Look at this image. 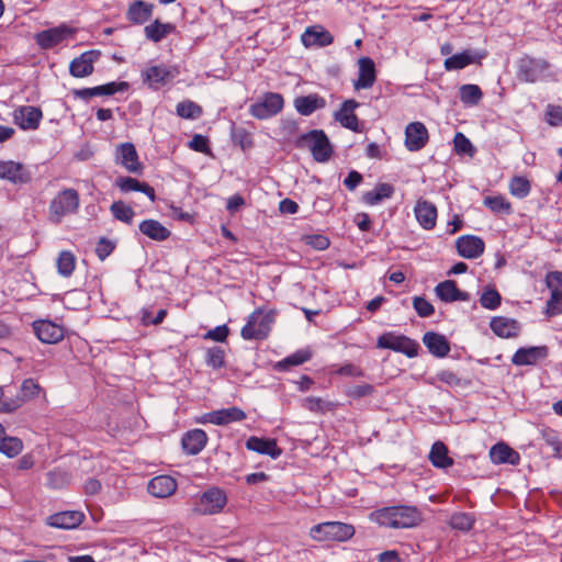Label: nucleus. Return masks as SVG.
<instances>
[{
  "instance_id": "obj_36",
  "label": "nucleus",
  "mask_w": 562,
  "mask_h": 562,
  "mask_svg": "<svg viewBox=\"0 0 562 562\" xmlns=\"http://www.w3.org/2000/svg\"><path fill=\"white\" fill-rule=\"evenodd\" d=\"M139 231L148 238L157 241L166 240L170 231L156 220H145L139 224Z\"/></svg>"
},
{
  "instance_id": "obj_31",
  "label": "nucleus",
  "mask_w": 562,
  "mask_h": 562,
  "mask_svg": "<svg viewBox=\"0 0 562 562\" xmlns=\"http://www.w3.org/2000/svg\"><path fill=\"white\" fill-rule=\"evenodd\" d=\"M326 101L323 97L313 93L308 95L297 97L294 100L295 110L304 116L311 115L314 111L325 108Z\"/></svg>"
},
{
  "instance_id": "obj_2",
  "label": "nucleus",
  "mask_w": 562,
  "mask_h": 562,
  "mask_svg": "<svg viewBox=\"0 0 562 562\" xmlns=\"http://www.w3.org/2000/svg\"><path fill=\"white\" fill-rule=\"evenodd\" d=\"M79 204L80 200L77 190L69 188L59 191L49 203V221L59 224L65 216L76 213Z\"/></svg>"
},
{
  "instance_id": "obj_64",
  "label": "nucleus",
  "mask_w": 562,
  "mask_h": 562,
  "mask_svg": "<svg viewBox=\"0 0 562 562\" xmlns=\"http://www.w3.org/2000/svg\"><path fill=\"white\" fill-rule=\"evenodd\" d=\"M437 379L449 386L461 385V379L451 370H442L438 372Z\"/></svg>"
},
{
  "instance_id": "obj_18",
  "label": "nucleus",
  "mask_w": 562,
  "mask_h": 562,
  "mask_svg": "<svg viewBox=\"0 0 562 562\" xmlns=\"http://www.w3.org/2000/svg\"><path fill=\"white\" fill-rule=\"evenodd\" d=\"M456 247L463 258L474 259L483 254L485 245L477 236L464 235L457 239Z\"/></svg>"
},
{
  "instance_id": "obj_53",
  "label": "nucleus",
  "mask_w": 562,
  "mask_h": 562,
  "mask_svg": "<svg viewBox=\"0 0 562 562\" xmlns=\"http://www.w3.org/2000/svg\"><path fill=\"white\" fill-rule=\"evenodd\" d=\"M40 390L37 383H35L32 379H26L23 381L21 390L15 394V397H23V404L33 397Z\"/></svg>"
},
{
  "instance_id": "obj_54",
  "label": "nucleus",
  "mask_w": 562,
  "mask_h": 562,
  "mask_svg": "<svg viewBox=\"0 0 562 562\" xmlns=\"http://www.w3.org/2000/svg\"><path fill=\"white\" fill-rule=\"evenodd\" d=\"M206 363L213 369H220L224 366V350L220 347H214L206 352Z\"/></svg>"
},
{
  "instance_id": "obj_33",
  "label": "nucleus",
  "mask_w": 562,
  "mask_h": 562,
  "mask_svg": "<svg viewBox=\"0 0 562 562\" xmlns=\"http://www.w3.org/2000/svg\"><path fill=\"white\" fill-rule=\"evenodd\" d=\"M207 416L209 422L214 425H226L233 422H240L246 418L245 412L235 406L214 411Z\"/></svg>"
},
{
  "instance_id": "obj_37",
  "label": "nucleus",
  "mask_w": 562,
  "mask_h": 562,
  "mask_svg": "<svg viewBox=\"0 0 562 562\" xmlns=\"http://www.w3.org/2000/svg\"><path fill=\"white\" fill-rule=\"evenodd\" d=\"M493 333L503 338H509L517 334V322L510 318L497 316L493 317L490 323Z\"/></svg>"
},
{
  "instance_id": "obj_21",
  "label": "nucleus",
  "mask_w": 562,
  "mask_h": 562,
  "mask_svg": "<svg viewBox=\"0 0 562 562\" xmlns=\"http://www.w3.org/2000/svg\"><path fill=\"white\" fill-rule=\"evenodd\" d=\"M42 119V111L35 106H21L14 111V122L22 130L37 128Z\"/></svg>"
},
{
  "instance_id": "obj_4",
  "label": "nucleus",
  "mask_w": 562,
  "mask_h": 562,
  "mask_svg": "<svg viewBox=\"0 0 562 562\" xmlns=\"http://www.w3.org/2000/svg\"><path fill=\"white\" fill-rule=\"evenodd\" d=\"M297 144L302 148H308L318 162L327 161L333 154L330 142L322 130H313L303 134Z\"/></svg>"
},
{
  "instance_id": "obj_22",
  "label": "nucleus",
  "mask_w": 562,
  "mask_h": 562,
  "mask_svg": "<svg viewBox=\"0 0 562 562\" xmlns=\"http://www.w3.org/2000/svg\"><path fill=\"white\" fill-rule=\"evenodd\" d=\"M177 482L169 475H158L148 483V492L159 498L171 496L177 491Z\"/></svg>"
},
{
  "instance_id": "obj_47",
  "label": "nucleus",
  "mask_w": 562,
  "mask_h": 562,
  "mask_svg": "<svg viewBox=\"0 0 562 562\" xmlns=\"http://www.w3.org/2000/svg\"><path fill=\"white\" fill-rule=\"evenodd\" d=\"M502 296L494 288H486L483 290L480 303L486 310H496L501 305Z\"/></svg>"
},
{
  "instance_id": "obj_58",
  "label": "nucleus",
  "mask_w": 562,
  "mask_h": 562,
  "mask_svg": "<svg viewBox=\"0 0 562 562\" xmlns=\"http://www.w3.org/2000/svg\"><path fill=\"white\" fill-rule=\"evenodd\" d=\"M547 122L551 126L562 125V106L549 105L547 109Z\"/></svg>"
},
{
  "instance_id": "obj_32",
  "label": "nucleus",
  "mask_w": 562,
  "mask_h": 562,
  "mask_svg": "<svg viewBox=\"0 0 562 562\" xmlns=\"http://www.w3.org/2000/svg\"><path fill=\"white\" fill-rule=\"evenodd\" d=\"M333 41V35L322 26L308 27L302 35V42L306 47L314 45L324 47L330 45Z\"/></svg>"
},
{
  "instance_id": "obj_38",
  "label": "nucleus",
  "mask_w": 562,
  "mask_h": 562,
  "mask_svg": "<svg viewBox=\"0 0 562 562\" xmlns=\"http://www.w3.org/2000/svg\"><path fill=\"white\" fill-rule=\"evenodd\" d=\"M429 460L434 467L440 469H446L453 464V460L448 456L447 447L441 441H437L432 445Z\"/></svg>"
},
{
  "instance_id": "obj_19",
  "label": "nucleus",
  "mask_w": 562,
  "mask_h": 562,
  "mask_svg": "<svg viewBox=\"0 0 562 562\" xmlns=\"http://www.w3.org/2000/svg\"><path fill=\"white\" fill-rule=\"evenodd\" d=\"M359 106L356 100H346L339 111L335 113V120L344 127L353 132H361V125L353 111Z\"/></svg>"
},
{
  "instance_id": "obj_15",
  "label": "nucleus",
  "mask_w": 562,
  "mask_h": 562,
  "mask_svg": "<svg viewBox=\"0 0 562 562\" xmlns=\"http://www.w3.org/2000/svg\"><path fill=\"white\" fill-rule=\"evenodd\" d=\"M33 328L37 338L45 344H57L64 338V328L50 321H36Z\"/></svg>"
},
{
  "instance_id": "obj_52",
  "label": "nucleus",
  "mask_w": 562,
  "mask_h": 562,
  "mask_svg": "<svg viewBox=\"0 0 562 562\" xmlns=\"http://www.w3.org/2000/svg\"><path fill=\"white\" fill-rule=\"evenodd\" d=\"M128 88L127 82H109L102 86L94 87L95 95H112L116 92L125 91Z\"/></svg>"
},
{
  "instance_id": "obj_13",
  "label": "nucleus",
  "mask_w": 562,
  "mask_h": 562,
  "mask_svg": "<svg viewBox=\"0 0 562 562\" xmlns=\"http://www.w3.org/2000/svg\"><path fill=\"white\" fill-rule=\"evenodd\" d=\"M99 50H87L71 60L69 72L76 78H83L93 72V65L100 57Z\"/></svg>"
},
{
  "instance_id": "obj_43",
  "label": "nucleus",
  "mask_w": 562,
  "mask_h": 562,
  "mask_svg": "<svg viewBox=\"0 0 562 562\" xmlns=\"http://www.w3.org/2000/svg\"><path fill=\"white\" fill-rule=\"evenodd\" d=\"M311 357L312 352L308 349H301L278 362V368L286 370L290 367L303 364L308 361Z\"/></svg>"
},
{
  "instance_id": "obj_28",
  "label": "nucleus",
  "mask_w": 562,
  "mask_h": 562,
  "mask_svg": "<svg viewBox=\"0 0 562 562\" xmlns=\"http://www.w3.org/2000/svg\"><path fill=\"white\" fill-rule=\"evenodd\" d=\"M246 448L260 454L270 456L272 459H277L282 453L274 439H265L255 436L247 439Z\"/></svg>"
},
{
  "instance_id": "obj_10",
  "label": "nucleus",
  "mask_w": 562,
  "mask_h": 562,
  "mask_svg": "<svg viewBox=\"0 0 562 562\" xmlns=\"http://www.w3.org/2000/svg\"><path fill=\"white\" fill-rule=\"evenodd\" d=\"M114 161L131 173L140 175L144 169L134 144L130 142L116 146Z\"/></svg>"
},
{
  "instance_id": "obj_9",
  "label": "nucleus",
  "mask_w": 562,
  "mask_h": 562,
  "mask_svg": "<svg viewBox=\"0 0 562 562\" xmlns=\"http://www.w3.org/2000/svg\"><path fill=\"white\" fill-rule=\"evenodd\" d=\"M549 64L543 59L525 56L518 61L517 77L520 81L533 83L543 78Z\"/></svg>"
},
{
  "instance_id": "obj_14",
  "label": "nucleus",
  "mask_w": 562,
  "mask_h": 562,
  "mask_svg": "<svg viewBox=\"0 0 562 562\" xmlns=\"http://www.w3.org/2000/svg\"><path fill=\"white\" fill-rule=\"evenodd\" d=\"M428 138V131L422 122L409 123L405 128V146L409 151L424 148Z\"/></svg>"
},
{
  "instance_id": "obj_59",
  "label": "nucleus",
  "mask_w": 562,
  "mask_h": 562,
  "mask_svg": "<svg viewBox=\"0 0 562 562\" xmlns=\"http://www.w3.org/2000/svg\"><path fill=\"white\" fill-rule=\"evenodd\" d=\"M47 483L53 488L63 487L67 483V474L61 471H50L47 473Z\"/></svg>"
},
{
  "instance_id": "obj_57",
  "label": "nucleus",
  "mask_w": 562,
  "mask_h": 562,
  "mask_svg": "<svg viewBox=\"0 0 562 562\" xmlns=\"http://www.w3.org/2000/svg\"><path fill=\"white\" fill-rule=\"evenodd\" d=\"M4 392L5 390L0 387V413H12L23 405V397H15L12 402H5Z\"/></svg>"
},
{
  "instance_id": "obj_46",
  "label": "nucleus",
  "mask_w": 562,
  "mask_h": 562,
  "mask_svg": "<svg viewBox=\"0 0 562 562\" xmlns=\"http://www.w3.org/2000/svg\"><path fill=\"white\" fill-rule=\"evenodd\" d=\"M176 112L182 119L194 120L201 115L202 109L195 102L186 100L177 104Z\"/></svg>"
},
{
  "instance_id": "obj_34",
  "label": "nucleus",
  "mask_w": 562,
  "mask_h": 562,
  "mask_svg": "<svg viewBox=\"0 0 562 562\" xmlns=\"http://www.w3.org/2000/svg\"><path fill=\"white\" fill-rule=\"evenodd\" d=\"M116 187L122 192L139 191L145 193L150 201L155 200V190L145 182H140L135 178L131 177H119L115 181Z\"/></svg>"
},
{
  "instance_id": "obj_29",
  "label": "nucleus",
  "mask_w": 562,
  "mask_h": 562,
  "mask_svg": "<svg viewBox=\"0 0 562 562\" xmlns=\"http://www.w3.org/2000/svg\"><path fill=\"white\" fill-rule=\"evenodd\" d=\"M490 458L494 464L508 463L515 465L520 460L518 452L503 442L496 443L491 448Z\"/></svg>"
},
{
  "instance_id": "obj_5",
  "label": "nucleus",
  "mask_w": 562,
  "mask_h": 562,
  "mask_svg": "<svg viewBox=\"0 0 562 562\" xmlns=\"http://www.w3.org/2000/svg\"><path fill=\"white\" fill-rule=\"evenodd\" d=\"M274 322V313H263L261 310H256L248 317L246 325L241 328V337L246 340H261L265 339Z\"/></svg>"
},
{
  "instance_id": "obj_26",
  "label": "nucleus",
  "mask_w": 562,
  "mask_h": 562,
  "mask_svg": "<svg viewBox=\"0 0 562 562\" xmlns=\"http://www.w3.org/2000/svg\"><path fill=\"white\" fill-rule=\"evenodd\" d=\"M435 292L437 296L443 302H467L470 300V294L468 292L459 290L453 280H446L440 282L435 288Z\"/></svg>"
},
{
  "instance_id": "obj_48",
  "label": "nucleus",
  "mask_w": 562,
  "mask_h": 562,
  "mask_svg": "<svg viewBox=\"0 0 562 562\" xmlns=\"http://www.w3.org/2000/svg\"><path fill=\"white\" fill-rule=\"evenodd\" d=\"M76 265V258L70 251H61L57 259V270L63 277H69Z\"/></svg>"
},
{
  "instance_id": "obj_11",
  "label": "nucleus",
  "mask_w": 562,
  "mask_h": 562,
  "mask_svg": "<svg viewBox=\"0 0 562 562\" xmlns=\"http://www.w3.org/2000/svg\"><path fill=\"white\" fill-rule=\"evenodd\" d=\"M72 35L74 30L63 24L37 33L35 41L42 48L49 49Z\"/></svg>"
},
{
  "instance_id": "obj_39",
  "label": "nucleus",
  "mask_w": 562,
  "mask_h": 562,
  "mask_svg": "<svg viewBox=\"0 0 562 562\" xmlns=\"http://www.w3.org/2000/svg\"><path fill=\"white\" fill-rule=\"evenodd\" d=\"M394 193V188L389 183H379L371 191L363 194V202L369 205H376L384 199H390Z\"/></svg>"
},
{
  "instance_id": "obj_30",
  "label": "nucleus",
  "mask_w": 562,
  "mask_h": 562,
  "mask_svg": "<svg viewBox=\"0 0 562 562\" xmlns=\"http://www.w3.org/2000/svg\"><path fill=\"white\" fill-rule=\"evenodd\" d=\"M424 345L435 357L443 358L450 351V345L443 335L427 331L423 337Z\"/></svg>"
},
{
  "instance_id": "obj_24",
  "label": "nucleus",
  "mask_w": 562,
  "mask_h": 562,
  "mask_svg": "<svg viewBox=\"0 0 562 562\" xmlns=\"http://www.w3.org/2000/svg\"><path fill=\"white\" fill-rule=\"evenodd\" d=\"M547 356L548 348L546 346L520 348L515 352L512 361L516 366H529L544 359Z\"/></svg>"
},
{
  "instance_id": "obj_3",
  "label": "nucleus",
  "mask_w": 562,
  "mask_h": 562,
  "mask_svg": "<svg viewBox=\"0 0 562 562\" xmlns=\"http://www.w3.org/2000/svg\"><path fill=\"white\" fill-rule=\"evenodd\" d=\"M353 535V526L339 521L322 522L310 530V536L316 541H346Z\"/></svg>"
},
{
  "instance_id": "obj_6",
  "label": "nucleus",
  "mask_w": 562,
  "mask_h": 562,
  "mask_svg": "<svg viewBox=\"0 0 562 562\" xmlns=\"http://www.w3.org/2000/svg\"><path fill=\"white\" fill-rule=\"evenodd\" d=\"M226 504V493L222 488L213 486L199 496L192 510L199 515H216L223 512Z\"/></svg>"
},
{
  "instance_id": "obj_7",
  "label": "nucleus",
  "mask_w": 562,
  "mask_h": 562,
  "mask_svg": "<svg viewBox=\"0 0 562 562\" xmlns=\"http://www.w3.org/2000/svg\"><path fill=\"white\" fill-rule=\"evenodd\" d=\"M376 347L402 352L407 357L413 358L417 356L419 345L404 335L385 333L378 338Z\"/></svg>"
},
{
  "instance_id": "obj_44",
  "label": "nucleus",
  "mask_w": 562,
  "mask_h": 562,
  "mask_svg": "<svg viewBox=\"0 0 562 562\" xmlns=\"http://www.w3.org/2000/svg\"><path fill=\"white\" fill-rule=\"evenodd\" d=\"M530 182L527 178L515 176L509 182V192L512 195L524 199L530 193Z\"/></svg>"
},
{
  "instance_id": "obj_1",
  "label": "nucleus",
  "mask_w": 562,
  "mask_h": 562,
  "mask_svg": "<svg viewBox=\"0 0 562 562\" xmlns=\"http://www.w3.org/2000/svg\"><path fill=\"white\" fill-rule=\"evenodd\" d=\"M372 521L389 528H412L422 520L418 509L414 506H391L371 513Z\"/></svg>"
},
{
  "instance_id": "obj_49",
  "label": "nucleus",
  "mask_w": 562,
  "mask_h": 562,
  "mask_svg": "<svg viewBox=\"0 0 562 562\" xmlns=\"http://www.w3.org/2000/svg\"><path fill=\"white\" fill-rule=\"evenodd\" d=\"M302 406L314 413H325L334 407V404L321 397H306L303 400Z\"/></svg>"
},
{
  "instance_id": "obj_20",
  "label": "nucleus",
  "mask_w": 562,
  "mask_h": 562,
  "mask_svg": "<svg viewBox=\"0 0 562 562\" xmlns=\"http://www.w3.org/2000/svg\"><path fill=\"white\" fill-rule=\"evenodd\" d=\"M359 74L358 79L355 81V89H369L371 88L376 79L375 65L370 57H361L358 60Z\"/></svg>"
},
{
  "instance_id": "obj_23",
  "label": "nucleus",
  "mask_w": 562,
  "mask_h": 562,
  "mask_svg": "<svg viewBox=\"0 0 562 562\" xmlns=\"http://www.w3.org/2000/svg\"><path fill=\"white\" fill-rule=\"evenodd\" d=\"M83 518L85 515L81 512L69 510L49 516L47 522L52 527L60 529H74L82 522Z\"/></svg>"
},
{
  "instance_id": "obj_41",
  "label": "nucleus",
  "mask_w": 562,
  "mask_h": 562,
  "mask_svg": "<svg viewBox=\"0 0 562 562\" xmlns=\"http://www.w3.org/2000/svg\"><path fill=\"white\" fill-rule=\"evenodd\" d=\"M460 100L465 105H477L483 98V92L477 85H462L459 89Z\"/></svg>"
},
{
  "instance_id": "obj_40",
  "label": "nucleus",
  "mask_w": 562,
  "mask_h": 562,
  "mask_svg": "<svg viewBox=\"0 0 562 562\" xmlns=\"http://www.w3.org/2000/svg\"><path fill=\"white\" fill-rule=\"evenodd\" d=\"M175 31V25L170 23H161L158 20L154 21L151 24L145 26L144 32L148 40L158 43L167 35Z\"/></svg>"
},
{
  "instance_id": "obj_50",
  "label": "nucleus",
  "mask_w": 562,
  "mask_h": 562,
  "mask_svg": "<svg viewBox=\"0 0 562 562\" xmlns=\"http://www.w3.org/2000/svg\"><path fill=\"white\" fill-rule=\"evenodd\" d=\"M111 212L116 220L128 224L132 222L134 216L133 209L122 201L114 202L111 205Z\"/></svg>"
},
{
  "instance_id": "obj_42",
  "label": "nucleus",
  "mask_w": 562,
  "mask_h": 562,
  "mask_svg": "<svg viewBox=\"0 0 562 562\" xmlns=\"http://www.w3.org/2000/svg\"><path fill=\"white\" fill-rule=\"evenodd\" d=\"M475 522V517L471 513H456L450 517L449 524L453 529L469 531Z\"/></svg>"
},
{
  "instance_id": "obj_63",
  "label": "nucleus",
  "mask_w": 562,
  "mask_h": 562,
  "mask_svg": "<svg viewBox=\"0 0 562 562\" xmlns=\"http://www.w3.org/2000/svg\"><path fill=\"white\" fill-rule=\"evenodd\" d=\"M372 392H373V386L372 385H370V384H359V385L351 386L347 391V395L352 397V398H361V397L371 395Z\"/></svg>"
},
{
  "instance_id": "obj_60",
  "label": "nucleus",
  "mask_w": 562,
  "mask_h": 562,
  "mask_svg": "<svg viewBox=\"0 0 562 562\" xmlns=\"http://www.w3.org/2000/svg\"><path fill=\"white\" fill-rule=\"evenodd\" d=\"M189 147L195 151L207 154L210 151L209 140L201 134H195L189 143Z\"/></svg>"
},
{
  "instance_id": "obj_27",
  "label": "nucleus",
  "mask_w": 562,
  "mask_h": 562,
  "mask_svg": "<svg viewBox=\"0 0 562 562\" xmlns=\"http://www.w3.org/2000/svg\"><path fill=\"white\" fill-rule=\"evenodd\" d=\"M206 442L207 436L202 429L189 430L183 435L181 440L183 450L190 456L200 453L204 449Z\"/></svg>"
},
{
  "instance_id": "obj_51",
  "label": "nucleus",
  "mask_w": 562,
  "mask_h": 562,
  "mask_svg": "<svg viewBox=\"0 0 562 562\" xmlns=\"http://www.w3.org/2000/svg\"><path fill=\"white\" fill-rule=\"evenodd\" d=\"M484 205L495 213H509L510 203L502 195L486 196Z\"/></svg>"
},
{
  "instance_id": "obj_62",
  "label": "nucleus",
  "mask_w": 562,
  "mask_h": 562,
  "mask_svg": "<svg viewBox=\"0 0 562 562\" xmlns=\"http://www.w3.org/2000/svg\"><path fill=\"white\" fill-rule=\"evenodd\" d=\"M548 313L550 315H558L562 313V293L551 292V297L548 301Z\"/></svg>"
},
{
  "instance_id": "obj_8",
  "label": "nucleus",
  "mask_w": 562,
  "mask_h": 562,
  "mask_svg": "<svg viewBox=\"0 0 562 562\" xmlns=\"http://www.w3.org/2000/svg\"><path fill=\"white\" fill-rule=\"evenodd\" d=\"M284 100L279 93H266L249 108L250 114L258 120H266L277 115L283 109Z\"/></svg>"
},
{
  "instance_id": "obj_25",
  "label": "nucleus",
  "mask_w": 562,
  "mask_h": 562,
  "mask_svg": "<svg viewBox=\"0 0 562 562\" xmlns=\"http://www.w3.org/2000/svg\"><path fill=\"white\" fill-rule=\"evenodd\" d=\"M414 212L417 222L423 228L431 229L435 227L437 220V209L432 203L426 200H418Z\"/></svg>"
},
{
  "instance_id": "obj_17",
  "label": "nucleus",
  "mask_w": 562,
  "mask_h": 562,
  "mask_svg": "<svg viewBox=\"0 0 562 562\" xmlns=\"http://www.w3.org/2000/svg\"><path fill=\"white\" fill-rule=\"evenodd\" d=\"M485 54L477 50H463L445 59L443 66L447 71L460 70L471 64H480Z\"/></svg>"
},
{
  "instance_id": "obj_55",
  "label": "nucleus",
  "mask_w": 562,
  "mask_h": 562,
  "mask_svg": "<svg viewBox=\"0 0 562 562\" xmlns=\"http://www.w3.org/2000/svg\"><path fill=\"white\" fill-rule=\"evenodd\" d=\"M454 148L458 154H467L472 156L474 154V147L469 138L462 133H457L453 139Z\"/></svg>"
},
{
  "instance_id": "obj_61",
  "label": "nucleus",
  "mask_w": 562,
  "mask_h": 562,
  "mask_svg": "<svg viewBox=\"0 0 562 562\" xmlns=\"http://www.w3.org/2000/svg\"><path fill=\"white\" fill-rule=\"evenodd\" d=\"M546 282L551 292L562 293V272H549L547 274Z\"/></svg>"
},
{
  "instance_id": "obj_16",
  "label": "nucleus",
  "mask_w": 562,
  "mask_h": 562,
  "mask_svg": "<svg viewBox=\"0 0 562 562\" xmlns=\"http://www.w3.org/2000/svg\"><path fill=\"white\" fill-rule=\"evenodd\" d=\"M0 179L8 180L14 184H24L30 181L31 176L22 164L8 160L0 161Z\"/></svg>"
},
{
  "instance_id": "obj_45",
  "label": "nucleus",
  "mask_w": 562,
  "mask_h": 562,
  "mask_svg": "<svg viewBox=\"0 0 562 562\" xmlns=\"http://www.w3.org/2000/svg\"><path fill=\"white\" fill-rule=\"evenodd\" d=\"M23 449V443L18 437L4 436L0 441V451L9 458L18 456Z\"/></svg>"
},
{
  "instance_id": "obj_56",
  "label": "nucleus",
  "mask_w": 562,
  "mask_h": 562,
  "mask_svg": "<svg viewBox=\"0 0 562 562\" xmlns=\"http://www.w3.org/2000/svg\"><path fill=\"white\" fill-rule=\"evenodd\" d=\"M413 306L420 317H429L434 314V306L424 297H414Z\"/></svg>"
},
{
  "instance_id": "obj_35",
  "label": "nucleus",
  "mask_w": 562,
  "mask_h": 562,
  "mask_svg": "<svg viewBox=\"0 0 562 562\" xmlns=\"http://www.w3.org/2000/svg\"><path fill=\"white\" fill-rule=\"evenodd\" d=\"M154 5L138 0L133 2L127 10V19L135 24H143L148 21L153 14Z\"/></svg>"
},
{
  "instance_id": "obj_12",
  "label": "nucleus",
  "mask_w": 562,
  "mask_h": 562,
  "mask_svg": "<svg viewBox=\"0 0 562 562\" xmlns=\"http://www.w3.org/2000/svg\"><path fill=\"white\" fill-rule=\"evenodd\" d=\"M143 81L151 89H159L171 81L176 74L165 65H155L147 67L143 72Z\"/></svg>"
}]
</instances>
